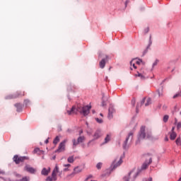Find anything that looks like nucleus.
Returning <instances> with one entry per match:
<instances>
[{
    "label": "nucleus",
    "mask_w": 181,
    "mask_h": 181,
    "mask_svg": "<svg viewBox=\"0 0 181 181\" xmlns=\"http://www.w3.org/2000/svg\"><path fill=\"white\" fill-rule=\"evenodd\" d=\"M90 110H91V106H84L82 108L80 107H78L77 108L76 106H73L71 109V110H67V114L69 115H72V114H77V112H80L81 114H83L86 117V115H88L90 114Z\"/></svg>",
    "instance_id": "obj_1"
},
{
    "label": "nucleus",
    "mask_w": 181,
    "mask_h": 181,
    "mask_svg": "<svg viewBox=\"0 0 181 181\" xmlns=\"http://www.w3.org/2000/svg\"><path fill=\"white\" fill-rule=\"evenodd\" d=\"M145 126H141L140 128V131L139 132L138 135V141H136V144L139 142H141V139H145L146 138L147 139H151L152 138V133L151 132H145Z\"/></svg>",
    "instance_id": "obj_2"
},
{
    "label": "nucleus",
    "mask_w": 181,
    "mask_h": 181,
    "mask_svg": "<svg viewBox=\"0 0 181 181\" xmlns=\"http://www.w3.org/2000/svg\"><path fill=\"white\" fill-rule=\"evenodd\" d=\"M151 156H152V155L150 153L144 155V158H148V160H146L145 163L142 165L141 166L142 170H145V169H146L148 166H149V165L152 163V157Z\"/></svg>",
    "instance_id": "obj_3"
},
{
    "label": "nucleus",
    "mask_w": 181,
    "mask_h": 181,
    "mask_svg": "<svg viewBox=\"0 0 181 181\" xmlns=\"http://www.w3.org/2000/svg\"><path fill=\"white\" fill-rule=\"evenodd\" d=\"M122 164V158L121 157H117L112 163L111 165V169L112 170H114V169H117L118 166H121Z\"/></svg>",
    "instance_id": "obj_4"
},
{
    "label": "nucleus",
    "mask_w": 181,
    "mask_h": 181,
    "mask_svg": "<svg viewBox=\"0 0 181 181\" xmlns=\"http://www.w3.org/2000/svg\"><path fill=\"white\" fill-rule=\"evenodd\" d=\"M13 160L15 163L17 165H19V163H21V162H25V160H29V157L28 156H14L13 157Z\"/></svg>",
    "instance_id": "obj_5"
},
{
    "label": "nucleus",
    "mask_w": 181,
    "mask_h": 181,
    "mask_svg": "<svg viewBox=\"0 0 181 181\" xmlns=\"http://www.w3.org/2000/svg\"><path fill=\"white\" fill-rule=\"evenodd\" d=\"M66 142H67V139L64 140L63 141H62L59 146L57 150L56 151V152H64V151L66 150Z\"/></svg>",
    "instance_id": "obj_6"
},
{
    "label": "nucleus",
    "mask_w": 181,
    "mask_h": 181,
    "mask_svg": "<svg viewBox=\"0 0 181 181\" xmlns=\"http://www.w3.org/2000/svg\"><path fill=\"white\" fill-rule=\"evenodd\" d=\"M131 176H132L134 180L136 177V176H138V173H135V170H132L127 176H125L124 177V180L129 181V177H131Z\"/></svg>",
    "instance_id": "obj_7"
},
{
    "label": "nucleus",
    "mask_w": 181,
    "mask_h": 181,
    "mask_svg": "<svg viewBox=\"0 0 181 181\" xmlns=\"http://www.w3.org/2000/svg\"><path fill=\"white\" fill-rule=\"evenodd\" d=\"M25 96V91H17L16 94L9 95L6 98L7 100H11L12 98H18V97H23Z\"/></svg>",
    "instance_id": "obj_8"
},
{
    "label": "nucleus",
    "mask_w": 181,
    "mask_h": 181,
    "mask_svg": "<svg viewBox=\"0 0 181 181\" xmlns=\"http://www.w3.org/2000/svg\"><path fill=\"white\" fill-rule=\"evenodd\" d=\"M132 138H134V132H130L129 133L127 137L126 138V140L124 141V142L123 144L124 149H127V144H128V141H129V139L132 140Z\"/></svg>",
    "instance_id": "obj_9"
},
{
    "label": "nucleus",
    "mask_w": 181,
    "mask_h": 181,
    "mask_svg": "<svg viewBox=\"0 0 181 181\" xmlns=\"http://www.w3.org/2000/svg\"><path fill=\"white\" fill-rule=\"evenodd\" d=\"M81 172H83V169L80 168L79 167H76L74 169V172L72 173H71L70 175H68L67 177H74V175H76L78 173H81Z\"/></svg>",
    "instance_id": "obj_10"
},
{
    "label": "nucleus",
    "mask_w": 181,
    "mask_h": 181,
    "mask_svg": "<svg viewBox=\"0 0 181 181\" xmlns=\"http://www.w3.org/2000/svg\"><path fill=\"white\" fill-rule=\"evenodd\" d=\"M103 134H101V131L100 130H97L94 135H93V140H90L88 143V145H90L93 141H95L97 139H98Z\"/></svg>",
    "instance_id": "obj_11"
},
{
    "label": "nucleus",
    "mask_w": 181,
    "mask_h": 181,
    "mask_svg": "<svg viewBox=\"0 0 181 181\" xmlns=\"http://www.w3.org/2000/svg\"><path fill=\"white\" fill-rule=\"evenodd\" d=\"M84 139H86V137H84V136H79L77 139V141H76V139H73V146H77V145L81 144V142H83Z\"/></svg>",
    "instance_id": "obj_12"
},
{
    "label": "nucleus",
    "mask_w": 181,
    "mask_h": 181,
    "mask_svg": "<svg viewBox=\"0 0 181 181\" xmlns=\"http://www.w3.org/2000/svg\"><path fill=\"white\" fill-rule=\"evenodd\" d=\"M109 112H108V115L107 117L109 118V119H111L112 118V114H114V112H115V109H114V107L110 106L109 107Z\"/></svg>",
    "instance_id": "obj_13"
},
{
    "label": "nucleus",
    "mask_w": 181,
    "mask_h": 181,
    "mask_svg": "<svg viewBox=\"0 0 181 181\" xmlns=\"http://www.w3.org/2000/svg\"><path fill=\"white\" fill-rule=\"evenodd\" d=\"M25 170H26L27 172H29V173H36V169L30 167V165H25Z\"/></svg>",
    "instance_id": "obj_14"
},
{
    "label": "nucleus",
    "mask_w": 181,
    "mask_h": 181,
    "mask_svg": "<svg viewBox=\"0 0 181 181\" xmlns=\"http://www.w3.org/2000/svg\"><path fill=\"white\" fill-rule=\"evenodd\" d=\"M49 173H50V168H48V169H47L46 168H44L42 170L41 175H43L44 176H47Z\"/></svg>",
    "instance_id": "obj_15"
},
{
    "label": "nucleus",
    "mask_w": 181,
    "mask_h": 181,
    "mask_svg": "<svg viewBox=\"0 0 181 181\" xmlns=\"http://www.w3.org/2000/svg\"><path fill=\"white\" fill-rule=\"evenodd\" d=\"M57 180V175H53V174H52V176H49L46 178V181H56Z\"/></svg>",
    "instance_id": "obj_16"
},
{
    "label": "nucleus",
    "mask_w": 181,
    "mask_h": 181,
    "mask_svg": "<svg viewBox=\"0 0 181 181\" xmlns=\"http://www.w3.org/2000/svg\"><path fill=\"white\" fill-rule=\"evenodd\" d=\"M108 98V96L107 98H105V95L104 93H103V97H102V104L101 106L102 107H105L107 105V102H105V100Z\"/></svg>",
    "instance_id": "obj_17"
},
{
    "label": "nucleus",
    "mask_w": 181,
    "mask_h": 181,
    "mask_svg": "<svg viewBox=\"0 0 181 181\" xmlns=\"http://www.w3.org/2000/svg\"><path fill=\"white\" fill-rule=\"evenodd\" d=\"M176 136H177L176 132H170V139H171V141H175V139H176Z\"/></svg>",
    "instance_id": "obj_18"
},
{
    "label": "nucleus",
    "mask_w": 181,
    "mask_h": 181,
    "mask_svg": "<svg viewBox=\"0 0 181 181\" xmlns=\"http://www.w3.org/2000/svg\"><path fill=\"white\" fill-rule=\"evenodd\" d=\"M57 173H59V165L56 164L55 168H54L52 174L54 176H57Z\"/></svg>",
    "instance_id": "obj_19"
},
{
    "label": "nucleus",
    "mask_w": 181,
    "mask_h": 181,
    "mask_svg": "<svg viewBox=\"0 0 181 181\" xmlns=\"http://www.w3.org/2000/svg\"><path fill=\"white\" fill-rule=\"evenodd\" d=\"M33 152L34 153H37L38 155H43V153H45V151L40 150L39 148H36Z\"/></svg>",
    "instance_id": "obj_20"
},
{
    "label": "nucleus",
    "mask_w": 181,
    "mask_h": 181,
    "mask_svg": "<svg viewBox=\"0 0 181 181\" xmlns=\"http://www.w3.org/2000/svg\"><path fill=\"white\" fill-rule=\"evenodd\" d=\"M99 66H100V69H104L105 67V59H103L99 62Z\"/></svg>",
    "instance_id": "obj_21"
},
{
    "label": "nucleus",
    "mask_w": 181,
    "mask_h": 181,
    "mask_svg": "<svg viewBox=\"0 0 181 181\" xmlns=\"http://www.w3.org/2000/svg\"><path fill=\"white\" fill-rule=\"evenodd\" d=\"M111 141V134H107L106 137L105 138L104 144H108Z\"/></svg>",
    "instance_id": "obj_22"
},
{
    "label": "nucleus",
    "mask_w": 181,
    "mask_h": 181,
    "mask_svg": "<svg viewBox=\"0 0 181 181\" xmlns=\"http://www.w3.org/2000/svg\"><path fill=\"white\" fill-rule=\"evenodd\" d=\"M15 107H16L17 111H18V112H21V111H22V105H21V103H16V104L15 105Z\"/></svg>",
    "instance_id": "obj_23"
},
{
    "label": "nucleus",
    "mask_w": 181,
    "mask_h": 181,
    "mask_svg": "<svg viewBox=\"0 0 181 181\" xmlns=\"http://www.w3.org/2000/svg\"><path fill=\"white\" fill-rule=\"evenodd\" d=\"M145 100L146 98H143V100H141V104H137V106H136V111L138 112V108H139V107H141V105H144V104H145Z\"/></svg>",
    "instance_id": "obj_24"
},
{
    "label": "nucleus",
    "mask_w": 181,
    "mask_h": 181,
    "mask_svg": "<svg viewBox=\"0 0 181 181\" xmlns=\"http://www.w3.org/2000/svg\"><path fill=\"white\" fill-rule=\"evenodd\" d=\"M59 142H60V137H59V136H57L53 141V144H54V145H57V144H59Z\"/></svg>",
    "instance_id": "obj_25"
},
{
    "label": "nucleus",
    "mask_w": 181,
    "mask_h": 181,
    "mask_svg": "<svg viewBox=\"0 0 181 181\" xmlns=\"http://www.w3.org/2000/svg\"><path fill=\"white\" fill-rule=\"evenodd\" d=\"M175 144L176 145H177L178 146H181V139L180 137H178L176 141H175Z\"/></svg>",
    "instance_id": "obj_26"
},
{
    "label": "nucleus",
    "mask_w": 181,
    "mask_h": 181,
    "mask_svg": "<svg viewBox=\"0 0 181 181\" xmlns=\"http://www.w3.org/2000/svg\"><path fill=\"white\" fill-rule=\"evenodd\" d=\"M69 163H73L74 162V156H70L67 159Z\"/></svg>",
    "instance_id": "obj_27"
},
{
    "label": "nucleus",
    "mask_w": 181,
    "mask_h": 181,
    "mask_svg": "<svg viewBox=\"0 0 181 181\" xmlns=\"http://www.w3.org/2000/svg\"><path fill=\"white\" fill-rule=\"evenodd\" d=\"M136 77H140L141 80H145V76L142 75L141 74L138 73L136 74Z\"/></svg>",
    "instance_id": "obj_28"
},
{
    "label": "nucleus",
    "mask_w": 181,
    "mask_h": 181,
    "mask_svg": "<svg viewBox=\"0 0 181 181\" xmlns=\"http://www.w3.org/2000/svg\"><path fill=\"white\" fill-rule=\"evenodd\" d=\"M135 59H132L131 62H130V65L134 67V69H136V66H135Z\"/></svg>",
    "instance_id": "obj_29"
},
{
    "label": "nucleus",
    "mask_w": 181,
    "mask_h": 181,
    "mask_svg": "<svg viewBox=\"0 0 181 181\" xmlns=\"http://www.w3.org/2000/svg\"><path fill=\"white\" fill-rule=\"evenodd\" d=\"M168 120H169V115H165L163 117V122H167Z\"/></svg>",
    "instance_id": "obj_30"
},
{
    "label": "nucleus",
    "mask_w": 181,
    "mask_h": 181,
    "mask_svg": "<svg viewBox=\"0 0 181 181\" xmlns=\"http://www.w3.org/2000/svg\"><path fill=\"white\" fill-rule=\"evenodd\" d=\"M151 104V98H148L146 100V103H145V107H148Z\"/></svg>",
    "instance_id": "obj_31"
},
{
    "label": "nucleus",
    "mask_w": 181,
    "mask_h": 181,
    "mask_svg": "<svg viewBox=\"0 0 181 181\" xmlns=\"http://www.w3.org/2000/svg\"><path fill=\"white\" fill-rule=\"evenodd\" d=\"M102 166H103V163H98L96 165L97 169H101Z\"/></svg>",
    "instance_id": "obj_32"
},
{
    "label": "nucleus",
    "mask_w": 181,
    "mask_h": 181,
    "mask_svg": "<svg viewBox=\"0 0 181 181\" xmlns=\"http://www.w3.org/2000/svg\"><path fill=\"white\" fill-rule=\"evenodd\" d=\"M134 63L136 64H141V63H142V60H141V59H139V60L135 59Z\"/></svg>",
    "instance_id": "obj_33"
},
{
    "label": "nucleus",
    "mask_w": 181,
    "mask_h": 181,
    "mask_svg": "<svg viewBox=\"0 0 181 181\" xmlns=\"http://www.w3.org/2000/svg\"><path fill=\"white\" fill-rule=\"evenodd\" d=\"M158 63H159V60L156 59L153 64V67H155V66L158 65Z\"/></svg>",
    "instance_id": "obj_34"
},
{
    "label": "nucleus",
    "mask_w": 181,
    "mask_h": 181,
    "mask_svg": "<svg viewBox=\"0 0 181 181\" xmlns=\"http://www.w3.org/2000/svg\"><path fill=\"white\" fill-rule=\"evenodd\" d=\"M95 121H97L98 124H103V120L101 119L95 118Z\"/></svg>",
    "instance_id": "obj_35"
},
{
    "label": "nucleus",
    "mask_w": 181,
    "mask_h": 181,
    "mask_svg": "<svg viewBox=\"0 0 181 181\" xmlns=\"http://www.w3.org/2000/svg\"><path fill=\"white\" fill-rule=\"evenodd\" d=\"M181 128V122H179L177 124V129H180Z\"/></svg>",
    "instance_id": "obj_36"
},
{
    "label": "nucleus",
    "mask_w": 181,
    "mask_h": 181,
    "mask_svg": "<svg viewBox=\"0 0 181 181\" xmlns=\"http://www.w3.org/2000/svg\"><path fill=\"white\" fill-rule=\"evenodd\" d=\"M71 166V164H64V168H70Z\"/></svg>",
    "instance_id": "obj_37"
},
{
    "label": "nucleus",
    "mask_w": 181,
    "mask_h": 181,
    "mask_svg": "<svg viewBox=\"0 0 181 181\" xmlns=\"http://www.w3.org/2000/svg\"><path fill=\"white\" fill-rule=\"evenodd\" d=\"M177 97H180V93H177L173 96V98H177Z\"/></svg>",
    "instance_id": "obj_38"
},
{
    "label": "nucleus",
    "mask_w": 181,
    "mask_h": 181,
    "mask_svg": "<svg viewBox=\"0 0 181 181\" xmlns=\"http://www.w3.org/2000/svg\"><path fill=\"white\" fill-rule=\"evenodd\" d=\"M23 181H29V177H23Z\"/></svg>",
    "instance_id": "obj_39"
},
{
    "label": "nucleus",
    "mask_w": 181,
    "mask_h": 181,
    "mask_svg": "<svg viewBox=\"0 0 181 181\" xmlns=\"http://www.w3.org/2000/svg\"><path fill=\"white\" fill-rule=\"evenodd\" d=\"M148 32H149V28H146L144 30V33H148Z\"/></svg>",
    "instance_id": "obj_40"
},
{
    "label": "nucleus",
    "mask_w": 181,
    "mask_h": 181,
    "mask_svg": "<svg viewBox=\"0 0 181 181\" xmlns=\"http://www.w3.org/2000/svg\"><path fill=\"white\" fill-rule=\"evenodd\" d=\"M69 170H70L69 169V167H67V168H66L64 169V172H69Z\"/></svg>",
    "instance_id": "obj_41"
},
{
    "label": "nucleus",
    "mask_w": 181,
    "mask_h": 181,
    "mask_svg": "<svg viewBox=\"0 0 181 181\" xmlns=\"http://www.w3.org/2000/svg\"><path fill=\"white\" fill-rule=\"evenodd\" d=\"M135 103H136L135 99H133V100H132V105H135Z\"/></svg>",
    "instance_id": "obj_42"
},
{
    "label": "nucleus",
    "mask_w": 181,
    "mask_h": 181,
    "mask_svg": "<svg viewBox=\"0 0 181 181\" xmlns=\"http://www.w3.org/2000/svg\"><path fill=\"white\" fill-rule=\"evenodd\" d=\"M5 174V172L4 170H0V175H4Z\"/></svg>",
    "instance_id": "obj_43"
},
{
    "label": "nucleus",
    "mask_w": 181,
    "mask_h": 181,
    "mask_svg": "<svg viewBox=\"0 0 181 181\" xmlns=\"http://www.w3.org/2000/svg\"><path fill=\"white\" fill-rule=\"evenodd\" d=\"M91 177H93V175H89V176L86 179V180H88V179H91Z\"/></svg>",
    "instance_id": "obj_44"
},
{
    "label": "nucleus",
    "mask_w": 181,
    "mask_h": 181,
    "mask_svg": "<svg viewBox=\"0 0 181 181\" xmlns=\"http://www.w3.org/2000/svg\"><path fill=\"white\" fill-rule=\"evenodd\" d=\"M170 132H175V127H172V129H171Z\"/></svg>",
    "instance_id": "obj_45"
},
{
    "label": "nucleus",
    "mask_w": 181,
    "mask_h": 181,
    "mask_svg": "<svg viewBox=\"0 0 181 181\" xmlns=\"http://www.w3.org/2000/svg\"><path fill=\"white\" fill-rule=\"evenodd\" d=\"M129 3V0H127L126 3H125L126 6H127V5H128Z\"/></svg>",
    "instance_id": "obj_46"
},
{
    "label": "nucleus",
    "mask_w": 181,
    "mask_h": 181,
    "mask_svg": "<svg viewBox=\"0 0 181 181\" xmlns=\"http://www.w3.org/2000/svg\"><path fill=\"white\" fill-rule=\"evenodd\" d=\"M45 144H49V139L45 140Z\"/></svg>",
    "instance_id": "obj_47"
},
{
    "label": "nucleus",
    "mask_w": 181,
    "mask_h": 181,
    "mask_svg": "<svg viewBox=\"0 0 181 181\" xmlns=\"http://www.w3.org/2000/svg\"><path fill=\"white\" fill-rule=\"evenodd\" d=\"M148 181H152V177L148 178Z\"/></svg>",
    "instance_id": "obj_48"
},
{
    "label": "nucleus",
    "mask_w": 181,
    "mask_h": 181,
    "mask_svg": "<svg viewBox=\"0 0 181 181\" xmlns=\"http://www.w3.org/2000/svg\"><path fill=\"white\" fill-rule=\"evenodd\" d=\"M105 59H106V60H108V56L107 55L105 56Z\"/></svg>",
    "instance_id": "obj_49"
},
{
    "label": "nucleus",
    "mask_w": 181,
    "mask_h": 181,
    "mask_svg": "<svg viewBox=\"0 0 181 181\" xmlns=\"http://www.w3.org/2000/svg\"><path fill=\"white\" fill-rule=\"evenodd\" d=\"M100 117H103L104 115H103V113L100 114Z\"/></svg>",
    "instance_id": "obj_50"
},
{
    "label": "nucleus",
    "mask_w": 181,
    "mask_h": 181,
    "mask_svg": "<svg viewBox=\"0 0 181 181\" xmlns=\"http://www.w3.org/2000/svg\"><path fill=\"white\" fill-rule=\"evenodd\" d=\"M179 94H180V97H181V91L179 93Z\"/></svg>",
    "instance_id": "obj_51"
},
{
    "label": "nucleus",
    "mask_w": 181,
    "mask_h": 181,
    "mask_svg": "<svg viewBox=\"0 0 181 181\" xmlns=\"http://www.w3.org/2000/svg\"><path fill=\"white\" fill-rule=\"evenodd\" d=\"M177 181H181V177H180V179Z\"/></svg>",
    "instance_id": "obj_52"
},
{
    "label": "nucleus",
    "mask_w": 181,
    "mask_h": 181,
    "mask_svg": "<svg viewBox=\"0 0 181 181\" xmlns=\"http://www.w3.org/2000/svg\"><path fill=\"white\" fill-rule=\"evenodd\" d=\"M158 95L160 97V93H158Z\"/></svg>",
    "instance_id": "obj_53"
},
{
    "label": "nucleus",
    "mask_w": 181,
    "mask_h": 181,
    "mask_svg": "<svg viewBox=\"0 0 181 181\" xmlns=\"http://www.w3.org/2000/svg\"><path fill=\"white\" fill-rule=\"evenodd\" d=\"M83 132V130H81V132H80V134H81Z\"/></svg>",
    "instance_id": "obj_54"
}]
</instances>
